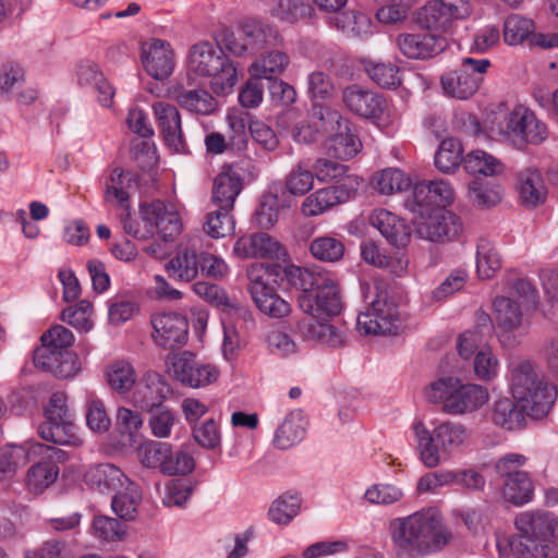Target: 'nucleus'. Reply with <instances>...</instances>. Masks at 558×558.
<instances>
[{
    "label": "nucleus",
    "mask_w": 558,
    "mask_h": 558,
    "mask_svg": "<svg viewBox=\"0 0 558 558\" xmlns=\"http://www.w3.org/2000/svg\"><path fill=\"white\" fill-rule=\"evenodd\" d=\"M498 133L519 146L538 145L548 137V129L533 111L519 107L505 117Z\"/></svg>",
    "instance_id": "obj_13"
},
{
    "label": "nucleus",
    "mask_w": 558,
    "mask_h": 558,
    "mask_svg": "<svg viewBox=\"0 0 558 558\" xmlns=\"http://www.w3.org/2000/svg\"><path fill=\"white\" fill-rule=\"evenodd\" d=\"M414 433L420 458L425 466L434 469L448 458L449 454H445L438 446L434 432H429L422 422L414 425Z\"/></svg>",
    "instance_id": "obj_40"
},
{
    "label": "nucleus",
    "mask_w": 558,
    "mask_h": 558,
    "mask_svg": "<svg viewBox=\"0 0 558 558\" xmlns=\"http://www.w3.org/2000/svg\"><path fill=\"white\" fill-rule=\"evenodd\" d=\"M314 170L299 162L286 177V189L295 196H303L314 186Z\"/></svg>",
    "instance_id": "obj_57"
},
{
    "label": "nucleus",
    "mask_w": 558,
    "mask_h": 558,
    "mask_svg": "<svg viewBox=\"0 0 558 558\" xmlns=\"http://www.w3.org/2000/svg\"><path fill=\"white\" fill-rule=\"evenodd\" d=\"M189 69L201 76L210 77V87L217 95L231 92L238 81V72L221 48L208 41L192 46Z\"/></svg>",
    "instance_id": "obj_7"
},
{
    "label": "nucleus",
    "mask_w": 558,
    "mask_h": 558,
    "mask_svg": "<svg viewBox=\"0 0 558 558\" xmlns=\"http://www.w3.org/2000/svg\"><path fill=\"white\" fill-rule=\"evenodd\" d=\"M357 186V179H347L344 183L319 189L304 198L301 213L305 217L323 215L335 206L350 201Z\"/></svg>",
    "instance_id": "obj_14"
},
{
    "label": "nucleus",
    "mask_w": 558,
    "mask_h": 558,
    "mask_svg": "<svg viewBox=\"0 0 558 558\" xmlns=\"http://www.w3.org/2000/svg\"><path fill=\"white\" fill-rule=\"evenodd\" d=\"M526 414L522 404H515L514 400L501 398L495 401L492 412L493 422L508 430L519 429L524 425Z\"/></svg>",
    "instance_id": "obj_38"
},
{
    "label": "nucleus",
    "mask_w": 558,
    "mask_h": 558,
    "mask_svg": "<svg viewBox=\"0 0 558 558\" xmlns=\"http://www.w3.org/2000/svg\"><path fill=\"white\" fill-rule=\"evenodd\" d=\"M242 191V179L233 171L219 173L213 184L211 202L215 207L231 208Z\"/></svg>",
    "instance_id": "obj_35"
},
{
    "label": "nucleus",
    "mask_w": 558,
    "mask_h": 558,
    "mask_svg": "<svg viewBox=\"0 0 558 558\" xmlns=\"http://www.w3.org/2000/svg\"><path fill=\"white\" fill-rule=\"evenodd\" d=\"M290 59L287 53L280 50H270L260 56L250 65L248 72L252 76L259 78L276 80L288 66Z\"/></svg>",
    "instance_id": "obj_39"
},
{
    "label": "nucleus",
    "mask_w": 558,
    "mask_h": 558,
    "mask_svg": "<svg viewBox=\"0 0 558 558\" xmlns=\"http://www.w3.org/2000/svg\"><path fill=\"white\" fill-rule=\"evenodd\" d=\"M231 208L216 207L206 216L204 231L214 239L225 238L234 231V220Z\"/></svg>",
    "instance_id": "obj_53"
},
{
    "label": "nucleus",
    "mask_w": 558,
    "mask_h": 558,
    "mask_svg": "<svg viewBox=\"0 0 558 558\" xmlns=\"http://www.w3.org/2000/svg\"><path fill=\"white\" fill-rule=\"evenodd\" d=\"M202 259L194 246H180L165 268L170 279L189 283L199 274Z\"/></svg>",
    "instance_id": "obj_29"
},
{
    "label": "nucleus",
    "mask_w": 558,
    "mask_h": 558,
    "mask_svg": "<svg viewBox=\"0 0 558 558\" xmlns=\"http://www.w3.org/2000/svg\"><path fill=\"white\" fill-rule=\"evenodd\" d=\"M289 274L292 283L300 289L298 303L304 313L327 319L341 312L340 289L333 280L301 267L292 268Z\"/></svg>",
    "instance_id": "obj_4"
},
{
    "label": "nucleus",
    "mask_w": 558,
    "mask_h": 558,
    "mask_svg": "<svg viewBox=\"0 0 558 558\" xmlns=\"http://www.w3.org/2000/svg\"><path fill=\"white\" fill-rule=\"evenodd\" d=\"M534 23L532 20L513 14L506 19L504 25V38L509 45L521 44L533 32Z\"/></svg>",
    "instance_id": "obj_59"
},
{
    "label": "nucleus",
    "mask_w": 558,
    "mask_h": 558,
    "mask_svg": "<svg viewBox=\"0 0 558 558\" xmlns=\"http://www.w3.org/2000/svg\"><path fill=\"white\" fill-rule=\"evenodd\" d=\"M231 134L228 138L219 132H210L205 136L204 143L209 155H221L227 150L241 151L246 148L247 136L242 121L231 122Z\"/></svg>",
    "instance_id": "obj_32"
},
{
    "label": "nucleus",
    "mask_w": 558,
    "mask_h": 558,
    "mask_svg": "<svg viewBox=\"0 0 558 558\" xmlns=\"http://www.w3.org/2000/svg\"><path fill=\"white\" fill-rule=\"evenodd\" d=\"M242 32L244 40L247 41L252 51L275 49L283 43L279 31L274 25L264 21L247 20L242 25Z\"/></svg>",
    "instance_id": "obj_31"
},
{
    "label": "nucleus",
    "mask_w": 558,
    "mask_h": 558,
    "mask_svg": "<svg viewBox=\"0 0 558 558\" xmlns=\"http://www.w3.org/2000/svg\"><path fill=\"white\" fill-rule=\"evenodd\" d=\"M298 330L308 339L322 342L332 348L345 344V335L337 327L316 320L315 317L304 318L298 324Z\"/></svg>",
    "instance_id": "obj_33"
},
{
    "label": "nucleus",
    "mask_w": 558,
    "mask_h": 558,
    "mask_svg": "<svg viewBox=\"0 0 558 558\" xmlns=\"http://www.w3.org/2000/svg\"><path fill=\"white\" fill-rule=\"evenodd\" d=\"M463 147L459 140H444L435 155V166L445 173L454 171L461 163Z\"/></svg>",
    "instance_id": "obj_51"
},
{
    "label": "nucleus",
    "mask_w": 558,
    "mask_h": 558,
    "mask_svg": "<svg viewBox=\"0 0 558 558\" xmlns=\"http://www.w3.org/2000/svg\"><path fill=\"white\" fill-rule=\"evenodd\" d=\"M173 99L184 109L208 116L217 110L216 99L206 90L179 86L173 92Z\"/></svg>",
    "instance_id": "obj_36"
},
{
    "label": "nucleus",
    "mask_w": 558,
    "mask_h": 558,
    "mask_svg": "<svg viewBox=\"0 0 558 558\" xmlns=\"http://www.w3.org/2000/svg\"><path fill=\"white\" fill-rule=\"evenodd\" d=\"M172 368L178 380L193 388L209 385L218 377L214 366L199 363L189 351L172 359Z\"/></svg>",
    "instance_id": "obj_21"
},
{
    "label": "nucleus",
    "mask_w": 558,
    "mask_h": 558,
    "mask_svg": "<svg viewBox=\"0 0 558 558\" xmlns=\"http://www.w3.org/2000/svg\"><path fill=\"white\" fill-rule=\"evenodd\" d=\"M303 436L304 427L301 424L300 414L291 413L277 428L274 445L279 449H288L301 441Z\"/></svg>",
    "instance_id": "obj_54"
},
{
    "label": "nucleus",
    "mask_w": 558,
    "mask_h": 558,
    "mask_svg": "<svg viewBox=\"0 0 558 558\" xmlns=\"http://www.w3.org/2000/svg\"><path fill=\"white\" fill-rule=\"evenodd\" d=\"M146 412L150 414L148 423L153 435L158 438L168 437L175 423L172 410L163 404Z\"/></svg>",
    "instance_id": "obj_64"
},
{
    "label": "nucleus",
    "mask_w": 558,
    "mask_h": 558,
    "mask_svg": "<svg viewBox=\"0 0 558 558\" xmlns=\"http://www.w3.org/2000/svg\"><path fill=\"white\" fill-rule=\"evenodd\" d=\"M463 167L471 174L494 177L504 172V163L484 150H472L463 158Z\"/></svg>",
    "instance_id": "obj_45"
},
{
    "label": "nucleus",
    "mask_w": 558,
    "mask_h": 558,
    "mask_svg": "<svg viewBox=\"0 0 558 558\" xmlns=\"http://www.w3.org/2000/svg\"><path fill=\"white\" fill-rule=\"evenodd\" d=\"M369 78L385 88H396L401 84L399 68L392 63H369L365 68Z\"/></svg>",
    "instance_id": "obj_60"
},
{
    "label": "nucleus",
    "mask_w": 558,
    "mask_h": 558,
    "mask_svg": "<svg viewBox=\"0 0 558 558\" xmlns=\"http://www.w3.org/2000/svg\"><path fill=\"white\" fill-rule=\"evenodd\" d=\"M456 198L453 186L446 180L422 181L414 184L412 192L407 196L404 206L411 213L425 217L436 210L445 209Z\"/></svg>",
    "instance_id": "obj_11"
},
{
    "label": "nucleus",
    "mask_w": 558,
    "mask_h": 558,
    "mask_svg": "<svg viewBox=\"0 0 558 558\" xmlns=\"http://www.w3.org/2000/svg\"><path fill=\"white\" fill-rule=\"evenodd\" d=\"M170 445L161 441H149L138 449L141 463L150 469L158 468L162 473V468L170 453Z\"/></svg>",
    "instance_id": "obj_61"
},
{
    "label": "nucleus",
    "mask_w": 558,
    "mask_h": 558,
    "mask_svg": "<svg viewBox=\"0 0 558 558\" xmlns=\"http://www.w3.org/2000/svg\"><path fill=\"white\" fill-rule=\"evenodd\" d=\"M151 324L153 339L157 345L174 349L185 343L189 324L184 316L178 313H159L151 317Z\"/></svg>",
    "instance_id": "obj_20"
},
{
    "label": "nucleus",
    "mask_w": 558,
    "mask_h": 558,
    "mask_svg": "<svg viewBox=\"0 0 558 558\" xmlns=\"http://www.w3.org/2000/svg\"><path fill=\"white\" fill-rule=\"evenodd\" d=\"M371 225L379 230L387 241L397 246H405L411 238V228L397 215L386 210H374L371 218Z\"/></svg>",
    "instance_id": "obj_30"
},
{
    "label": "nucleus",
    "mask_w": 558,
    "mask_h": 558,
    "mask_svg": "<svg viewBox=\"0 0 558 558\" xmlns=\"http://www.w3.org/2000/svg\"><path fill=\"white\" fill-rule=\"evenodd\" d=\"M387 283L375 279L361 284L362 294L369 304L357 317L359 330L365 335H390L397 330L399 316L397 304L388 296Z\"/></svg>",
    "instance_id": "obj_8"
},
{
    "label": "nucleus",
    "mask_w": 558,
    "mask_h": 558,
    "mask_svg": "<svg viewBox=\"0 0 558 558\" xmlns=\"http://www.w3.org/2000/svg\"><path fill=\"white\" fill-rule=\"evenodd\" d=\"M233 253L240 258H279L283 248L269 234L259 232L239 238Z\"/></svg>",
    "instance_id": "obj_24"
},
{
    "label": "nucleus",
    "mask_w": 558,
    "mask_h": 558,
    "mask_svg": "<svg viewBox=\"0 0 558 558\" xmlns=\"http://www.w3.org/2000/svg\"><path fill=\"white\" fill-rule=\"evenodd\" d=\"M421 219L416 222V233L421 239L430 242L457 240L463 230L460 217L450 210H436L425 214V217Z\"/></svg>",
    "instance_id": "obj_16"
},
{
    "label": "nucleus",
    "mask_w": 558,
    "mask_h": 558,
    "mask_svg": "<svg viewBox=\"0 0 558 558\" xmlns=\"http://www.w3.org/2000/svg\"><path fill=\"white\" fill-rule=\"evenodd\" d=\"M86 485L100 494L116 493L123 488L129 478L116 465L99 463L92 465L84 475Z\"/></svg>",
    "instance_id": "obj_28"
},
{
    "label": "nucleus",
    "mask_w": 558,
    "mask_h": 558,
    "mask_svg": "<svg viewBox=\"0 0 558 558\" xmlns=\"http://www.w3.org/2000/svg\"><path fill=\"white\" fill-rule=\"evenodd\" d=\"M392 550L398 558H422L445 548L452 539L440 513L425 509L390 524Z\"/></svg>",
    "instance_id": "obj_1"
},
{
    "label": "nucleus",
    "mask_w": 558,
    "mask_h": 558,
    "mask_svg": "<svg viewBox=\"0 0 558 558\" xmlns=\"http://www.w3.org/2000/svg\"><path fill=\"white\" fill-rule=\"evenodd\" d=\"M106 379L112 390L126 393L135 386L136 373L130 362L118 360L107 366Z\"/></svg>",
    "instance_id": "obj_44"
},
{
    "label": "nucleus",
    "mask_w": 558,
    "mask_h": 558,
    "mask_svg": "<svg viewBox=\"0 0 558 558\" xmlns=\"http://www.w3.org/2000/svg\"><path fill=\"white\" fill-rule=\"evenodd\" d=\"M511 391L514 400L525 409L526 415L533 418L544 417L557 398L556 386L532 360H521L513 364Z\"/></svg>",
    "instance_id": "obj_3"
},
{
    "label": "nucleus",
    "mask_w": 558,
    "mask_h": 558,
    "mask_svg": "<svg viewBox=\"0 0 558 558\" xmlns=\"http://www.w3.org/2000/svg\"><path fill=\"white\" fill-rule=\"evenodd\" d=\"M514 525L519 536L497 538V547L510 548L517 558H555L558 555L554 538H558V520L549 512H523Z\"/></svg>",
    "instance_id": "obj_2"
},
{
    "label": "nucleus",
    "mask_w": 558,
    "mask_h": 558,
    "mask_svg": "<svg viewBox=\"0 0 558 558\" xmlns=\"http://www.w3.org/2000/svg\"><path fill=\"white\" fill-rule=\"evenodd\" d=\"M93 313V305L90 302L83 300L75 306H69L61 313V319L76 329L88 331L93 322L90 315Z\"/></svg>",
    "instance_id": "obj_62"
},
{
    "label": "nucleus",
    "mask_w": 558,
    "mask_h": 558,
    "mask_svg": "<svg viewBox=\"0 0 558 558\" xmlns=\"http://www.w3.org/2000/svg\"><path fill=\"white\" fill-rule=\"evenodd\" d=\"M158 128L167 145L177 153L186 150L181 129V116L177 107L165 101L153 104Z\"/></svg>",
    "instance_id": "obj_23"
},
{
    "label": "nucleus",
    "mask_w": 558,
    "mask_h": 558,
    "mask_svg": "<svg viewBox=\"0 0 558 558\" xmlns=\"http://www.w3.org/2000/svg\"><path fill=\"white\" fill-rule=\"evenodd\" d=\"M34 450L48 458V460L35 463L27 472V486L29 490L39 494L56 482L59 475V468L53 460H64L65 452L59 448L41 444L35 445Z\"/></svg>",
    "instance_id": "obj_18"
},
{
    "label": "nucleus",
    "mask_w": 558,
    "mask_h": 558,
    "mask_svg": "<svg viewBox=\"0 0 558 558\" xmlns=\"http://www.w3.org/2000/svg\"><path fill=\"white\" fill-rule=\"evenodd\" d=\"M471 199L480 207H492L501 201V186L494 181L476 178L469 183Z\"/></svg>",
    "instance_id": "obj_48"
},
{
    "label": "nucleus",
    "mask_w": 558,
    "mask_h": 558,
    "mask_svg": "<svg viewBox=\"0 0 558 558\" xmlns=\"http://www.w3.org/2000/svg\"><path fill=\"white\" fill-rule=\"evenodd\" d=\"M494 319L498 339L502 347L512 349L522 338L523 314L520 305L510 298L498 296L494 301Z\"/></svg>",
    "instance_id": "obj_15"
},
{
    "label": "nucleus",
    "mask_w": 558,
    "mask_h": 558,
    "mask_svg": "<svg viewBox=\"0 0 558 558\" xmlns=\"http://www.w3.org/2000/svg\"><path fill=\"white\" fill-rule=\"evenodd\" d=\"M476 268L482 279H490L501 268V258L494 245L481 239L476 245Z\"/></svg>",
    "instance_id": "obj_52"
},
{
    "label": "nucleus",
    "mask_w": 558,
    "mask_h": 558,
    "mask_svg": "<svg viewBox=\"0 0 558 558\" xmlns=\"http://www.w3.org/2000/svg\"><path fill=\"white\" fill-rule=\"evenodd\" d=\"M395 43L400 52L409 59L433 58L447 47V39L444 36L430 33L399 34Z\"/></svg>",
    "instance_id": "obj_22"
},
{
    "label": "nucleus",
    "mask_w": 558,
    "mask_h": 558,
    "mask_svg": "<svg viewBox=\"0 0 558 558\" xmlns=\"http://www.w3.org/2000/svg\"><path fill=\"white\" fill-rule=\"evenodd\" d=\"M171 393V388L165 378L153 371H147L138 380L132 395V403L144 412L163 405Z\"/></svg>",
    "instance_id": "obj_19"
},
{
    "label": "nucleus",
    "mask_w": 558,
    "mask_h": 558,
    "mask_svg": "<svg viewBox=\"0 0 558 558\" xmlns=\"http://www.w3.org/2000/svg\"><path fill=\"white\" fill-rule=\"evenodd\" d=\"M193 291L210 305L229 315H234L244 322L252 319L248 307L238 300L229 298L225 289L218 284L198 281L193 284Z\"/></svg>",
    "instance_id": "obj_26"
},
{
    "label": "nucleus",
    "mask_w": 558,
    "mask_h": 558,
    "mask_svg": "<svg viewBox=\"0 0 558 558\" xmlns=\"http://www.w3.org/2000/svg\"><path fill=\"white\" fill-rule=\"evenodd\" d=\"M301 500L294 495H281L270 506L268 515L277 524H288L299 512Z\"/></svg>",
    "instance_id": "obj_56"
},
{
    "label": "nucleus",
    "mask_w": 558,
    "mask_h": 558,
    "mask_svg": "<svg viewBox=\"0 0 558 558\" xmlns=\"http://www.w3.org/2000/svg\"><path fill=\"white\" fill-rule=\"evenodd\" d=\"M519 195L523 205L536 207L545 203L547 190L536 168H526L518 174Z\"/></svg>",
    "instance_id": "obj_34"
},
{
    "label": "nucleus",
    "mask_w": 558,
    "mask_h": 558,
    "mask_svg": "<svg viewBox=\"0 0 558 558\" xmlns=\"http://www.w3.org/2000/svg\"><path fill=\"white\" fill-rule=\"evenodd\" d=\"M313 258L323 263H338L345 252L343 241L335 235L324 234L316 236L308 245Z\"/></svg>",
    "instance_id": "obj_41"
},
{
    "label": "nucleus",
    "mask_w": 558,
    "mask_h": 558,
    "mask_svg": "<svg viewBox=\"0 0 558 558\" xmlns=\"http://www.w3.org/2000/svg\"><path fill=\"white\" fill-rule=\"evenodd\" d=\"M473 7L470 0H429L415 14L421 28L447 31L456 21L471 16Z\"/></svg>",
    "instance_id": "obj_12"
},
{
    "label": "nucleus",
    "mask_w": 558,
    "mask_h": 558,
    "mask_svg": "<svg viewBox=\"0 0 558 558\" xmlns=\"http://www.w3.org/2000/svg\"><path fill=\"white\" fill-rule=\"evenodd\" d=\"M313 170L315 173V178H317L320 182L328 181H342L344 183L347 179H352L349 175H345L349 168L337 161L328 158H318L313 165Z\"/></svg>",
    "instance_id": "obj_63"
},
{
    "label": "nucleus",
    "mask_w": 558,
    "mask_h": 558,
    "mask_svg": "<svg viewBox=\"0 0 558 558\" xmlns=\"http://www.w3.org/2000/svg\"><path fill=\"white\" fill-rule=\"evenodd\" d=\"M342 100L350 111L366 119L380 117L385 109V100L381 96L357 85L345 87L342 92Z\"/></svg>",
    "instance_id": "obj_27"
},
{
    "label": "nucleus",
    "mask_w": 558,
    "mask_h": 558,
    "mask_svg": "<svg viewBox=\"0 0 558 558\" xmlns=\"http://www.w3.org/2000/svg\"><path fill=\"white\" fill-rule=\"evenodd\" d=\"M314 118L322 122L323 129L330 133L329 150L339 159L354 157L361 149L362 143L354 133L350 122L331 108H315Z\"/></svg>",
    "instance_id": "obj_10"
},
{
    "label": "nucleus",
    "mask_w": 558,
    "mask_h": 558,
    "mask_svg": "<svg viewBox=\"0 0 558 558\" xmlns=\"http://www.w3.org/2000/svg\"><path fill=\"white\" fill-rule=\"evenodd\" d=\"M428 402L441 403L451 415L473 413L489 399L488 390L476 384H462L459 378L442 377L433 381L425 390Z\"/></svg>",
    "instance_id": "obj_6"
},
{
    "label": "nucleus",
    "mask_w": 558,
    "mask_h": 558,
    "mask_svg": "<svg viewBox=\"0 0 558 558\" xmlns=\"http://www.w3.org/2000/svg\"><path fill=\"white\" fill-rule=\"evenodd\" d=\"M330 23L350 38H361L366 35L371 24L366 15L353 11L336 12Z\"/></svg>",
    "instance_id": "obj_47"
},
{
    "label": "nucleus",
    "mask_w": 558,
    "mask_h": 558,
    "mask_svg": "<svg viewBox=\"0 0 558 558\" xmlns=\"http://www.w3.org/2000/svg\"><path fill=\"white\" fill-rule=\"evenodd\" d=\"M373 184L381 194L390 195L409 189L411 181L399 169H385L374 177Z\"/></svg>",
    "instance_id": "obj_55"
},
{
    "label": "nucleus",
    "mask_w": 558,
    "mask_h": 558,
    "mask_svg": "<svg viewBox=\"0 0 558 558\" xmlns=\"http://www.w3.org/2000/svg\"><path fill=\"white\" fill-rule=\"evenodd\" d=\"M533 490V483L525 472L515 474L514 477L504 481L502 497L505 500L520 506L532 499Z\"/></svg>",
    "instance_id": "obj_49"
},
{
    "label": "nucleus",
    "mask_w": 558,
    "mask_h": 558,
    "mask_svg": "<svg viewBox=\"0 0 558 558\" xmlns=\"http://www.w3.org/2000/svg\"><path fill=\"white\" fill-rule=\"evenodd\" d=\"M41 345L34 351L36 367L65 379L75 376L81 366L78 356L71 350L74 336L62 325H54L40 337Z\"/></svg>",
    "instance_id": "obj_5"
},
{
    "label": "nucleus",
    "mask_w": 558,
    "mask_h": 558,
    "mask_svg": "<svg viewBox=\"0 0 558 558\" xmlns=\"http://www.w3.org/2000/svg\"><path fill=\"white\" fill-rule=\"evenodd\" d=\"M307 93L313 102L312 114L315 108H328L327 101L335 93V86L331 78L322 71L312 72L307 77Z\"/></svg>",
    "instance_id": "obj_46"
},
{
    "label": "nucleus",
    "mask_w": 558,
    "mask_h": 558,
    "mask_svg": "<svg viewBox=\"0 0 558 558\" xmlns=\"http://www.w3.org/2000/svg\"><path fill=\"white\" fill-rule=\"evenodd\" d=\"M252 300L263 314L272 318L284 317L291 311L290 304L276 293V288Z\"/></svg>",
    "instance_id": "obj_58"
},
{
    "label": "nucleus",
    "mask_w": 558,
    "mask_h": 558,
    "mask_svg": "<svg viewBox=\"0 0 558 558\" xmlns=\"http://www.w3.org/2000/svg\"><path fill=\"white\" fill-rule=\"evenodd\" d=\"M46 421L39 425L38 433L47 441L78 447L82 439L76 434L74 416L66 405V396L56 392L50 397L45 411Z\"/></svg>",
    "instance_id": "obj_9"
},
{
    "label": "nucleus",
    "mask_w": 558,
    "mask_h": 558,
    "mask_svg": "<svg viewBox=\"0 0 558 558\" xmlns=\"http://www.w3.org/2000/svg\"><path fill=\"white\" fill-rule=\"evenodd\" d=\"M142 219L154 226L163 241H173L182 230L181 217L171 203L155 199L140 207Z\"/></svg>",
    "instance_id": "obj_17"
},
{
    "label": "nucleus",
    "mask_w": 558,
    "mask_h": 558,
    "mask_svg": "<svg viewBox=\"0 0 558 558\" xmlns=\"http://www.w3.org/2000/svg\"><path fill=\"white\" fill-rule=\"evenodd\" d=\"M125 492H116L111 507L114 513L123 520H133L137 513V506L141 500L138 486L129 481Z\"/></svg>",
    "instance_id": "obj_50"
},
{
    "label": "nucleus",
    "mask_w": 558,
    "mask_h": 558,
    "mask_svg": "<svg viewBox=\"0 0 558 558\" xmlns=\"http://www.w3.org/2000/svg\"><path fill=\"white\" fill-rule=\"evenodd\" d=\"M433 432L445 454H449L462 446L470 437V433L464 425L449 421L439 424Z\"/></svg>",
    "instance_id": "obj_43"
},
{
    "label": "nucleus",
    "mask_w": 558,
    "mask_h": 558,
    "mask_svg": "<svg viewBox=\"0 0 558 558\" xmlns=\"http://www.w3.org/2000/svg\"><path fill=\"white\" fill-rule=\"evenodd\" d=\"M441 85L447 95L458 99L470 98L480 87L477 78H474L461 68L442 75Z\"/></svg>",
    "instance_id": "obj_42"
},
{
    "label": "nucleus",
    "mask_w": 558,
    "mask_h": 558,
    "mask_svg": "<svg viewBox=\"0 0 558 558\" xmlns=\"http://www.w3.org/2000/svg\"><path fill=\"white\" fill-rule=\"evenodd\" d=\"M142 62L146 72L156 80L167 78L173 71V51L169 44L154 39L142 47Z\"/></svg>",
    "instance_id": "obj_25"
},
{
    "label": "nucleus",
    "mask_w": 558,
    "mask_h": 558,
    "mask_svg": "<svg viewBox=\"0 0 558 558\" xmlns=\"http://www.w3.org/2000/svg\"><path fill=\"white\" fill-rule=\"evenodd\" d=\"M281 274V267L276 264L254 263L246 269L248 280L247 291L251 298H255L275 289L276 278Z\"/></svg>",
    "instance_id": "obj_37"
}]
</instances>
